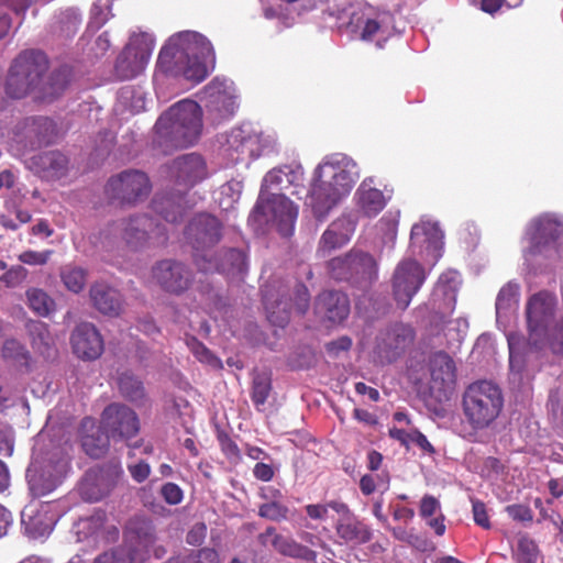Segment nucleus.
I'll return each mask as SVG.
<instances>
[{"mask_svg":"<svg viewBox=\"0 0 563 563\" xmlns=\"http://www.w3.org/2000/svg\"><path fill=\"white\" fill-rule=\"evenodd\" d=\"M214 62L213 46L205 35L183 31L172 35L162 47L156 67L168 77L197 85L213 69Z\"/></svg>","mask_w":563,"mask_h":563,"instance_id":"1","label":"nucleus"},{"mask_svg":"<svg viewBox=\"0 0 563 563\" xmlns=\"http://www.w3.org/2000/svg\"><path fill=\"white\" fill-rule=\"evenodd\" d=\"M360 177L357 164L349 156L335 153L325 156L314 168L306 203L318 220L345 199Z\"/></svg>","mask_w":563,"mask_h":563,"instance_id":"2","label":"nucleus"},{"mask_svg":"<svg viewBox=\"0 0 563 563\" xmlns=\"http://www.w3.org/2000/svg\"><path fill=\"white\" fill-rule=\"evenodd\" d=\"M202 131V111L190 99H184L166 110L155 124V143L167 151L194 145Z\"/></svg>","mask_w":563,"mask_h":563,"instance_id":"3","label":"nucleus"},{"mask_svg":"<svg viewBox=\"0 0 563 563\" xmlns=\"http://www.w3.org/2000/svg\"><path fill=\"white\" fill-rule=\"evenodd\" d=\"M525 265L538 271L554 265L563 258V220L553 214L533 219L525 233Z\"/></svg>","mask_w":563,"mask_h":563,"instance_id":"4","label":"nucleus"},{"mask_svg":"<svg viewBox=\"0 0 563 563\" xmlns=\"http://www.w3.org/2000/svg\"><path fill=\"white\" fill-rule=\"evenodd\" d=\"M556 297L549 291L532 295L526 306L529 345L537 351L549 349L563 354V318L554 321Z\"/></svg>","mask_w":563,"mask_h":563,"instance_id":"5","label":"nucleus"},{"mask_svg":"<svg viewBox=\"0 0 563 563\" xmlns=\"http://www.w3.org/2000/svg\"><path fill=\"white\" fill-rule=\"evenodd\" d=\"M338 27L352 37L375 42L379 48L397 33L393 15L376 13L371 5L363 2L344 8L338 16Z\"/></svg>","mask_w":563,"mask_h":563,"instance_id":"6","label":"nucleus"},{"mask_svg":"<svg viewBox=\"0 0 563 563\" xmlns=\"http://www.w3.org/2000/svg\"><path fill=\"white\" fill-rule=\"evenodd\" d=\"M501 408V390L492 382L473 383L463 395V411L474 429L488 427L498 417Z\"/></svg>","mask_w":563,"mask_h":563,"instance_id":"7","label":"nucleus"},{"mask_svg":"<svg viewBox=\"0 0 563 563\" xmlns=\"http://www.w3.org/2000/svg\"><path fill=\"white\" fill-rule=\"evenodd\" d=\"M155 537L151 522L142 517L131 519L125 528L123 543L106 551L93 563H134L146 559Z\"/></svg>","mask_w":563,"mask_h":563,"instance_id":"8","label":"nucleus"},{"mask_svg":"<svg viewBox=\"0 0 563 563\" xmlns=\"http://www.w3.org/2000/svg\"><path fill=\"white\" fill-rule=\"evenodd\" d=\"M297 217L298 208L285 195L264 191H261L252 213L255 221L272 224L284 236L292 233Z\"/></svg>","mask_w":563,"mask_h":563,"instance_id":"9","label":"nucleus"},{"mask_svg":"<svg viewBox=\"0 0 563 563\" xmlns=\"http://www.w3.org/2000/svg\"><path fill=\"white\" fill-rule=\"evenodd\" d=\"M47 69L43 53L27 51L20 54L10 68L7 79V92L13 98H22L36 88Z\"/></svg>","mask_w":563,"mask_h":563,"instance_id":"10","label":"nucleus"},{"mask_svg":"<svg viewBox=\"0 0 563 563\" xmlns=\"http://www.w3.org/2000/svg\"><path fill=\"white\" fill-rule=\"evenodd\" d=\"M154 45L150 34L133 35L117 59L114 69L118 78L126 80L140 75L148 64Z\"/></svg>","mask_w":563,"mask_h":563,"instance_id":"11","label":"nucleus"},{"mask_svg":"<svg viewBox=\"0 0 563 563\" xmlns=\"http://www.w3.org/2000/svg\"><path fill=\"white\" fill-rule=\"evenodd\" d=\"M201 100L214 123L231 118L238 107L234 84L227 78H214L201 92Z\"/></svg>","mask_w":563,"mask_h":563,"instance_id":"12","label":"nucleus"},{"mask_svg":"<svg viewBox=\"0 0 563 563\" xmlns=\"http://www.w3.org/2000/svg\"><path fill=\"white\" fill-rule=\"evenodd\" d=\"M427 273L424 268L410 257L404 258L395 268L391 286L397 306L406 309L413 296L424 283Z\"/></svg>","mask_w":563,"mask_h":563,"instance_id":"13","label":"nucleus"},{"mask_svg":"<svg viewBox=\"0 0 563 563\" xmlns=\"http://www.w3.org/2000/svg\"><path fill=\"white\" fill-rule=\"evenodd\" d=\"M151 183L146 174L140 170H125L111 177L107 184L106 192L122 203H136L147 198Z\"/></svg>","mask_w":563,"mask_h":563,"instance_id":"14","label":"nucleus"},{"mask_svg":"<svg viewBox=\"0 0 563 563\" xmlns=\"http://www.w3.org/2000/svg\"><path fill=\"white\" fill-rule=\"evenodd\" d=\"M443 233L437 222L421 219L410 233V254L420 256L424 262L435 264L441 257Z\"/></svg>","mask_w":563,"mask_h":563,"instance_id":"15","label":"nucleus"},{"mask_svg":"<svg viewBox=\"0 0 563 563\" xmlns=\"http://www.w3.org/2000/svg\"><path fill=\"white\" fill-rule=\"evenodd\" d=\"M117 232L132 249L142 247L150 242L158 244L165 241V229L147 216H137L121 221L117 227Z\"/></svg>","mask_w":563,"mask_h":563,"instance_id":"16","label":"nucleus"},{"mask_svg":"<svg viewBox=\"0 0 563 563\" xmlns=\"http://www.w3.org/2000/svg\"><path fill=\"white\" fill-rule=\"evenodd\" d=\"M329 267L335 279L372 280L377 274V263L372 255L362 251H352L343 257L330 261Z\"/></svg>","mask_w":563,"mask_h":563,"instance_id":"17","label":"nucleus"},{"mask_svg":"<svg viewBox=\"0 0 563 563\" xmlns=\"http://www.w3.org/2000/svg\"><path fill=\"white\" fill-rule=\"evenodd\" d=\"M186 238L196 250L197 265L207 261L205 250L214 245L221 236V225L217 218L210 214L196 216L186 228Z\"/></svg>","mask_w":563,"mask_h":563,"instance_id":"18","label":"nucleus"},{"mask_svg":"<svg viewBox=\"0 0 563 563\" xmlns=\"http://www.w3.org/2000/svg\"><path fill=\"white\" fill-rule=\"evenodd\" d=\"M101 427L112 439H130L140 430L136 413L123 404H111L101 415Z\"/></svg>","mask_w":563,"mask_h":563,"instance_id":"19","label":"nucleus"},{"mask_svg":"<svg viewBox=\"0 0 563 563\" xmlns=\"http://www.w3.org/2000/svg\"><path fill=\"white\" fill-rule=\"evenodd\" d=\"M332 510L339 515L334 529L340 544L360 545L372 539L371 528L362 522L346 504H333Z\"/></svg>","mask_w":563,"mask_h":563,"instance_id":"20","label":"nucleus"},{"mask_svg":"<svg viewBox=\"0 0 563 563\" xmlns=\"http://www.w3.org/2000/svg\"><path fill=\"white\" fill-rule=\"evenodd\" d=\"M74 533L77 542H87L88 547L95 548L101 542H113L119 537V529L106 521L102 512H97L89 518L80 519L74 526Z\"/></svg>","mask_w":563,"mask_h":563,"instance_id":"21","label":"nucleus"},{"mask_svg":"<svg viewBox=\"0 0 563 563\" xmlns=\"http://www.w3.org/2000/svg\"><path fill=\"white\" fill-rule=\"evenodd\" d=\"M68 472V459L60 457L55 463H48L38 473L36 462H32L27 468L26 476L29 478L30 489L34 496H45L53 492Z\"/></svg>","mask_w":563,"mask_h":563,"instance_id":"22","label":"nucleus"},{"mask_svg":"<svg viewBox=\"0 0 563 563\" xmlns=\"http://www.w3.org/2000/svg\"><path fill=\"white\" fill-rule=\"evenodd\" d=\"M153 280L165 291L180 294L190 283L189 271L178 262L165 260L158 262L152 269Z\"/></svg>","mask_w":563,"mask_h":563,"instance_id":"23","label":"nucleus"},{"mask_svg":"<svg viewBox=\"0 0 563 563\" xmlns=\"http://www.w3.org/2000/svg\"><path fill=\"white\" fill-rule=\"evenodd\" d=\"M276 141L274 133H251L245 129L233 130L229 137L232 147L252 157L271 153L276 146Z\"/></svg>","mask_w":563,"mask_h":563,"instance_id":"24","label":"nucleus"},{"mask_svg":"<svg viewBox=\"0 0 563 563\" xmlns=\"http://www.w3.org/2000/svg\"><path fill=\"white\" fill-rule=\"evenodd\" d=\"M70 343L74 353L81 360H96L103 352L101 334L91 323L78 324L71 333Z\"/></svg>","mask_w":563,"mask_h":563,"instance_id":"25","label":"nucleus"},{"mask_svg":"<svg viewBox=\"0 0 563 563\" xmlns=\"http://www.w3.org/2000/svg\"><path fill=\"white\" fill-rule=\"evenodd\" d=\"M509 347V382L514 386H521L526 380L530 379V374L526 364V354L528 351H536L529 345V339L526 341L518 333L507 335Z\"/></svg>","mask_w":563,"mask_h":563,"instance_id":"26","label":"nucleus"},{"mask_svg":"<svg viewBox=\"0 0 563 563\" xmlns=\"http://www.w3.org/2000/svg\"><path fill=\"white\" fill-rule=\"evenodd\" d=\"M388 197L375 187L374 178H365L354 194V202L358 214L376 217L387 205Z\"/></svg>","mask_w":563,"mask_h":563,"instance_id":"27","label":"nucleus"},{"mask_svg":"<svg viewBox=\"0 0 563 563\" xmlns=\"http://www.w3.org/2000/svg\"><path fill=\"white\" fill-rule=\"evenodd\" d=\"M350 312L349 299L340 291H324L316 300L314 313L321 321L342 322Z\"/></svg>","mask_w":563,"mask_h":563,"instance_id":"28","label":"nucleus"},{"mask_svg":"<svg viewBox=\"0 0 563 563\" xmlns=\"http://www.w3.org/2000/svg\"><path fill=\"white\" fill-rule=\"evenodd\" d=\"M430 388L446 395L453 390L455 385L454 361L445 353H435L430 360Z\"/></svg>","mask_w":563,"mask_h":563,"instance_id":"29","label":"nucleus"},{"mask_svg":"<svg viewBox=\"0 0 563 563\" xmlns=\"http://www.w3.org/2000/svg\"><path fill=\"white\" fill-rule=\"evenodd\" d=\"M176 180L185 186H194L207 177V165L199 154H186L176 158L172 166Z\"/></svg>","mask_w":563,"mask_h":563,"instance_id":"30","label":"nucleus"},{"mask_svg":"<svg viewBox=\"0 0 563 563\" xmlns=\"http://www.w3.org/2000/svg\"><path fill=\"white\" fill-rule=\"evenodd\" d=\"M303 181V168L300 164L292 163L269 170L262 184L261 191L285 190L291 186H299Z\"/></svg>","mask_w":563,"mask_h":563,"instance_id":"31","label":"nucleus"},{"mask_svg":"<svg viewBox=\"0 0 563 563\" xmlns=\"http://www.w3.org/2000/svg\"><path fill=\"white\" fill-rule=\"evenodd\" d=\"M406 332L405 328L396 327L377 339L374 353L380 364L390 363L396 360L399 352L411 340L409 333Z\"/></svg>","mask_w":563,"mask_h":563,"instance_id":"32","label":"nucleus"},{"mask_svg":"<svg viewBox=\"0 0 563 563\" xmlns=\"http://www.w3.org/2000/svg\"><path fill=\"white\" fill-rule=\"evenodd\" d=\"M68 159L59 152H45L31 158V168L46 180H56L67 173Z\"/></svg>","mask_w":563,"mask_h":563,"instance_id":"33","label":"nucleus"},{"mask_svg":"<svg viewBox=\"0 0 563 563\" xmlns=\"http://www.w3.org/2000/svg\"><path fill=\"white\" fill-rule=\"evenodd\" d=\"M269 538H272L271 543L274 549L283 555L301 559L308 562H314L317 559V553L313 550L302 545L290 537L275 533V529L273 528L267 529L266 532L262 534L264 543L268 542Z\"/></svg>","mask_w":563,"mask_h":563,"instance_id":"34","label":"nucleus"},{"mask_svg":"<svg viewBox=\"0 0 563 563\" xmlns=\"http://www.w3.org/2000/svg\"><path fill=\"white\" fill-rule=\"evenodd\" d=\"M356 228V222L350 216H342L333 221L320 240L322 250H333L347 243Z\"/></svg>","mask_w":563,"mask_h":563,"instance_id":"35","label":"nucleus"},{"mask_svg":"<svg viewBox=\"0 0 563 563\" xmlns=\"http://www.w3.org/2000/svg\"><path fill=\"white\" fill-rule=\"evenodd\" d=\"M461 285V275L456 271H449L439 277L433 290V302L439 301L438 307L444 312H451L454 309L456 294Z\"/></svg>","mask_w":563,"mask_h":563,"instance_id":"36","label":"nucleus"},{"mask_svg":"<svg viewBox=\"0 0 563 563\" xmlns=\"http://www.w3.org/2000/svg\"><path fill=\"white\" fill-rule=\"evenodd\" d=\"M199 268L206 272L216 269L228 276H236L246 272L247 262L242 251L232 249L224 251L219 262L211 263V261L207 258V261L199 263Z\"/></svg>","mask_w":563,"mask_h":563,"instance_id":"37","label":"nucleus"},{"mask_svg":"<svg viewBox=\"0 0 563 563\" xmlns=\"http://www.w3.org/2000/svg\"><path fill=\"white\" fill-rule=\"evenodd\" d=\"M93 306L103 314L118 316L122 311V297L106 284H95L90 289Z\"/></svg>","mask_w":563,"mask_h":563,"instance_id":"38","label":"nucleus"},{"mask_svg":"<svg viewBox=\"0 0 563 563\" xmlns=\"http://www.w3.org/2000/svg\"><path fill=\"white\" fill-rule=\"evenodd\" d=\"M81 431L82 449L85 452L93 459L103 456L108 450L110 437L107 433H100V430L96 428L95 420L91 418L82 420Z\"/></svg>","mask_w":563,"mask_h":563,"instance_id":"39","label":"nucleus"},{"mask_svg":"<svg viewBox=\"0 0 563 563\" xmlns=\"http://www.w3.org/2000/svg\"><path fill=\"white\" fill-rule=\"evenodd\" d=\"M56 132V124L46 117L30 118L23 123L25 137L38 144L52 142Z\"/></svg>","mask_w":563,"mask_h":563,"instance_id":"40","label":"nucleus"},{"mask_svg":"<svg viewBox=\"0 0 563 563\" xmlns=\"http://www.w3.org/2000/svg\"><path fill=\"white\" fill-rule=\"evenodd\" d=\"M184 197L177 195L156 196L153 200L154 211L167 222H177L184 213Z\"/></svg>","mask_w":563,"mask_h":563,"instance_id":"41","label":"nucleus"},{"mask_svg":"<svg viewBox=\"0 0 563 563\" xmlns=\"http://www.w3.org/2000/svg\"><path fill=\"white\" fill-rule=\"evenodd\" d=\"M51 505H43L41 507V510L35 515L29 517V519H25L23 517L22 522L25 528V532L36 539L44 536H47L52 530L54 525L57 521V518L55 516H51L47 518H43L49 512Z\"/></svg>","mask_w":563,"mask_h":563,"instance_id":"42","label":"nucleus"},{"mask_svg":"<svg viewBox=\"0 0 563 563\" xmlns=\"http://www.w3.org/2000/svg\"><path fill=\"white\" fill-rule=\"evenodd\" d=\"M519 286L508 283L498 292L496 299V318L497 322H501L512 313L518 306Z\"/></svg>","mask_w":563,"mask_h":563,"instance_id":"43","label":"nucleus"},{"mask_svg":"<svg viewBox=\"0 0 563 563\" xmlns=\"http://www.w3.org/2000/svg\"><path fill=\"white\" fill-rule=\"evenodd\" d=\"M27 332L31 336L32 345L43 355H49L55 345V338L49 332L46 323L42 321H29L26 323Z\"/></svg>","mask_w":563,"mask_h":563,"instance_id":"44","label":"nucleus"},{"mask_svg":"<svg viewBox=\"0 0 563 563\" xmlns=\"http://www.w3.org/2000/svg\"><path fill=\"white\" fill-rule=\"evenodd\" d=\"M25 296L30 309L41 317H47L55 310V301L43 289L30 288Z\"/></svg>","mask_w":563,"mask_h":563,"instance_id":"45","label":"nucleus"},{"mask_svg":"<svg viewBox=\"0 0 563 563\" xmlns=\"http://www.w3.org/2000/svg\"><path fill=\"white\" fill-rule=\"evenodd\" d=\"M70 79V70L64 66L55 70L42 88L45 98H55L59 96L68 86Z\"/></svg>","mask_w":563,"mask_h":563,"instance_id":"46","label":"nucleus"},{"mask_svg":"<svg viewBox=\"0 0 563 563\" xmlns=\"http://www.w3.org/2000/svg\"><path fill=\"white\" fill-rule=\"evenodd\" d=\"M274 499L264 503L258 509V515L263 518L280 521L287 519L289 508L283 501V497L278 490L273 494Z\"/></svg>","mask_w":563,"mask_h":563,"instance_id":"47","label":"nucleus"},{"mask_svg":"<svg viewBox=\"0 0 563 563\" xmlns=\"http://www.w3.org/2000/svg\"><path fill=\"white\" fill-rule=\"evenodd\" d=\"M118 386L121 394L131 401H139L144 397L142 382L131 373L124 372L120 374L118 378Z\"/></svg>","mask_w":563,"mask_h":563,"instance_id":"48","label":"nucleus"},{"mask_svg":"<svg viewBox=\"0 0 563 563\" xmlns=\"http://www.w3.org/2000/svg\"><path fill=\"white\" fill-rule=\"evenodd\" d=\"M60 278L69 291L78 294L86 285L87 274L81 267L66 265L60 272Z\"/></svg>","mask_w":563,"mask_h":563,"instance_id":"49","label":"nucleus"},{"mask_svg":"<svg viewBox=\"0 0 563 563\" xmlns=\"http://www.w3.org/2000/svg\"><path fill=\"white\" fill-rule=\"evenodd\" d=\"M242 192V184L231 180L223 184L217 192V201L223 210H230L239 201Z\"/></svg>","mask_w":563,"mask_h":563,"instance_id":"50","label":"nucleus"},{"mask_svg":"<svg viewBox=\"0 0 563 563\" xmlns=\"http://www.w3.org/2000/svg\"><path fill=\"white\" fill-rule=\"evenodd\" d=\"M516 556L520 563H542L538 545L527 536L518 539Z\"/></svg>","mask_w":563,"mask_h":563,"instance_id":"51","label":"nucleus"},{"mask_svg":"<svg viewBox=\"0 0 563 563\" xmlns=\"http://www.w3.org/2000/svg\"><path fill=\"white\" fill-rule=\"evenodd\" d=\"M187 344L199 362L205 363L211 366L212 368L217 369L222 367L221 361L196 339H190L187 342Z\"/></svg>","mask_w":563,"mask_h":563,"instance_id":"52","label":"nucleus"},{"mask_svg":"<svg viewBox=\"0 0 563 563\" xmlns=\"http://www.w3.org/2000/svg\"><path fill=\"white\" fill-rule=\"evenodd\" d=\"M398 221L391 216L383 217L377 223V230L382 234L385 245L394 246L397 236Z\"/></svg>","mask_w":563,"mask_h":563,"instance_id":"53","label":"nucleus"},{"mask_svg":"<svg viewBox=\"0 0 563 563\" xmlns=\"http://www.w3.org/2000/svg\"><path fill=\"white\" fill-rule=\"evenodd\" d=\"M271 390V384L267 377L265 376H256L253 380V393L252 398L253 401L260 406L264 405Z\"/></svg>","mask_w":563,"mask_h":563,"instance_id":"54","label":"nucleus"},{"mask_svg":"<svg viewBox=\"0 0 563 563\" xmlns=\"http://www.w3.org/2000/svg\"><path fill=\"white\" fill-rule=\"evenodd\" d=\"M333 504H343L340 500H330L323 504H310L305 507L309 518L313 520L324 521L329 518V510H332Z\"/></svg>","mask_w":563,"mask_h":563,"instance_id":"55","label":"nucleus"},{"mask_svg":"<svg viewBox=\"0 0 563 563\" xmlns=\"http://www.w3.org/2000/svg\"><path fill=\"white\" fill-rule=\"evenodd\" d=\"M419 514L423 519H429L430 517L442 514L439 499L431 495H424L420 501Z\"/></svg>","mask_w":563,"mask_h":563,"instance_id":"56","label":"nucleus"},{"mask_svg":"<svg viewBox=\"0 0 563 563\" xmlns=\"http://www.w3.org/2000/svg\"><path fill=\"white\" fill-rule=\"evenodd\" d=\"M113 0H97L92 7V16L98 25L106 23L111 16V4Z\"/></svg>","mask_w":563,"mask_h":563,"instance_id":"57","label":"nucleus"},{"mask_svg":"<svg viewBox=\"0 0 563 563\" xmlns=\"http://www.w3.org/2000/svg\"><path fill=\"white\" fill-rule=\"evenodd\" d=\"M184 563H219L218 553L209 548L191 552Z\"/></svg>","mask_w":563,"mask_h":563,"instance_id":"58","label":"nucleus"},{"mask_svg":"<svg viewBox=\"0 0 563 563\" xmlns=\"http://www.w3.org/2000/svg\"><path fill=\"white\" fill-rule=\"evenodd\" d=\"M161 495L169 505H178L184 498L183 489L175 483H166L161 488Z\"/></svg>","mask_w":563,"mask_h":563,"instance_id":"59","label":"nucleus"},{"mask_svg":"<svg viewBox=\"0 0 563 563\" xmlns=\"http://www.w3.org/2000/svg\"><path fill=\"white\" fill-rule=\"evenodd\" d=\"M52 253L53 252L49 250L43 252L30 250L21 253L19 255V260L27 265H44L48 262Z\"/></svg>","mask_w":563,"mask_h":563,"instance_id":"60","label":"nucleus"},{"mask_svg":"<svg viewBox=\"0 0 563 563\" xmlns=\"http://www.w3.org/2000/svg\"><path fill=\"white\" fill-rule=\"evenodd\" d=\"M26 277V269L22 266H14L0 277V282L7 287H16Z\"/></svg>","mask_w":563,"mask_h":563,"instance_id":"61","label":"nucleus"},{"mask_svg":"<svg viewBox=\"0 0 563 563\" xmlns=\"http://www.w3.org/2000/svg\"><path fill=\"white\" fill-rule=\"evenodd\" d=\"M128 470L131 477L137 483H143L151 474V466L144 461L129 464Z\"/></svg>","mask_w":563,"mask_h":563,"instance_id":"62","label":"nucleus"},{"mask_svg":"<svg viewBox=\"0 0 563 563\" xmlns=\"http://www.w3.org/2000/svg\"><path fill=\"white\" fill-rule=\"evenodd\" d=\"M473 518L476 525L481 526L484 529L490 528V521L486 511V507L484 503L479 500H473Z\"/></svg>","mask_w":563,"mask_h":563,"instance_id":"63","label":"nucleus"},{"mask_svg":"<svg viewBox=\"0 0 563 563\" xmlns=\"http://www.w3.org/2000/svg\"><path fill=\"white\" fill-rule=\"evenodd\" d=\"M506 511L510 518L517 521H531L532 512L529 507L523 505H510L506 507Z\"/></svg>","mask_w":563,"mask_h":563,"instance_id":"64","label":"nucleus"}]
</instances>
